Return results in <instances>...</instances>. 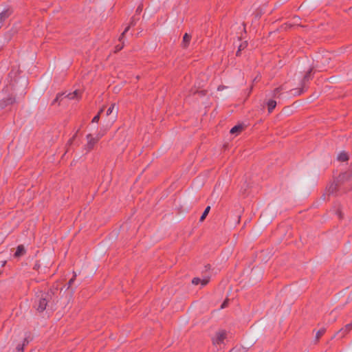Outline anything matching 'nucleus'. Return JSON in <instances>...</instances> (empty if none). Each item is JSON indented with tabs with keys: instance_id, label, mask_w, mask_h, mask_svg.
<instances>
[{
	"instance_id": "1",
	"label": "nucleus",
	"mask_w": 352,
	"mask_h": 352,
	"mask_svg": "<svg viewBox=\"0 0 352 352\" xmlns=\"http://www.w3.org/2000/svg\"><path fill=\"white\" fill-rule=\"evenodd\" d=\"M352 189V169L340 173L327 188L330 194L342 195Z\"/></svg>"
},
{
	"instance_id": "2",
	"label": "nucleus",
	"mask_w": 352,
	"mask_h": 352,
	"mask_svg": "<svg viewBox=\"0 0 352 352\" xmlns=\"http://www.w3.org/2000/svg\"><path fill=\"white\" fill-rule=\"evenodd\" d=\"M38 302L36 305V309L38 311H43L45 309L48 302L52 299L51 292H41L38 296Z\"/></svg>"
},
{
	"instance_id": "3",
	"label": "nucleus",
	"mask_w": 352,
	"mask_h": 352,
	"mask_svg": "<svg viewBox=\"0 0 352 352\" xmlns=\"http://www.w3.org/2000/svg\"><path fill=\"white\" fill-rule=\"evenodd\" d=\"M105 130H104L102 132H100L98 133L96 137H93L91 134H88L87 135V143L86 144V149L88 151H90L92 149L94 146V145L98 142V141L104 135Z\"/></svg>"
},
{
	"instance_id": "4",
	"label": "nucleus",
	"mask_w": 352,
	"mask_h": 352,
	"mask_svg": "<svg viewBox=\"0 0 352 352\" xmlns=\"http://www.w3.org/2000/svg\"><path fill=\"white\" fill-rule=\"evenodd\" d=\"M312 71L313 68H310L304 76L300 82L301 88L298 91V95H300L307 89L306 83L308 82L312 78Z\"/></svg>"
},
{
	"instance_id": "5",
	"label": "nucleus",
	"mask_w": 352,
	"mask_h": 352,
	"mask_svg": "<svg viewBox=\"0 0 352 352\" xmlns=\"http://www.w3.org/2000/svg\"><path fill=\"white\" fill-rule=\"evenodd\" d=\"M226 338V331H220L217 332L215 336L212 338V343L214 345H220L223 343L224 340Z\"/></svg>"
},
{
	"instance_id": "6",
	"label": "nucleus",
	"mask_w": 352,
	"mask_h": 352,
	"mask_svg": "<svg viewBox=\"0 0 352 352\" xmlns=\"http://www.w3.org/2000/svg\"><path fill=\"white\" fill-rule=\"evenodd\" d=\"M106 114L107 116L113 114V117L111 118V123L114 122L118 114V108H116V104L113 103L111 104V106L107 110Z\"/></svg>"
},
{
	"instance_id": "7",
	"label": "nucleus",
	"mask_w": 352,
	"mask_h": 352,
	"mask_svg": "<svg viewBox=\"0 0 352 352\" xmlns=\"http://www.w3.org/2000/svg\"><path fill=\"white\" fill-rule=\"evenodd\" d=\"M209 280H210V278L208 276L205 277L203 279L196 277L192 280V283L195 285L201 283L202 286H205L208 283Z\"/></svg>"
},
{
	"instance_id": "8",
	"label": "nucleus",
	"mask_w": 352,
	"mask_h": 352,
	"mask_svg": "<svg viewBox=\"0 0 352 352\" xmlns=\"http://www.w3.org/2000/svg\"><path fill=\"white\" fill-rule=\"evenodd\" d=\"M352 329V322L347 324L345 327L340 330L338 333H341L340 337L344 336L348 332H349Z\"/></svg>"
},
{
	"instance_id": "9",
	"label": "nucleus",
	"mask_w": 352,
	"mask_h": 352,
	"mask_svg": "<svg viewBox=\"0 0 352 352\" xmlns=\"http://www.w3.org/2000/svg\"><path fill=\"white\" fill-rule=\"evenodd\" d=\"M276 104H277L276 101L274 100L270 99L267 101V106L268 112L270 113H271L273 111V110L276 107Z\"/></svg>"
},
{
	"instance_id": "10",
	"label": "nucleus",
	"mask_w": 352,
	"mask_h": 352,
	"mask_svg": "<svg viewBox=\"0 0 352 352\" xmlns=\"http://www.w3.org/2000/svg\"><path fill=\"white\" fill-rule=\"evenodd\" d=\"M66 97L69 100L78 99L80 97V93L78 90H76L72 93L67 94Z\"/></svg>"
},
{
	"instance_id": "11",
	"label": "nucleus",
	"mask_w": 352,
	"mask_h": 352,
	"mask_svg": "<svg viewBox=\"0 0 352 352\" xmlns=\"http://www.w3.org/2000/svg\"><path fill=\"white\" fill-rule=\"evenodd\" d=\"M243 126L241 124L236 125L230 129V133L231 134L237 135L242 131Z\"/></svg>"
},
{
	"instance_id": "12",
	"label": "nucleus",
	"mask_w": 352,
	"mask_h": 352,
	"mask_svg": "<svg viewBox=\"0 0 352 352\" xmlns=\"http://www.w3.org/2000/svg\"><path fill=\"white\" fill-rule=\"evenodd\" d=\"M283 90L282 87H279L273 90L272 93V97L278 98L280 97L282 91Z\"/></svg>"
},
{
	"instance_id": "13",
	"label": "nucleus",
	"mask_w": 352,
	"mask_h": 352,
	"mask_svg": "<svg viewBox=\"0 0 352 352\" xmlns=\"http://www.w3.org/2000/svg\"><path fill=\"white\" fill-rule=\"evenodd\" d=\"M25 252V251L24 247L23 245H19L17 247V249H16V252L14 254V256L16 257H19V256L23 255Z\"/></svg>"
},
{
	"instance_id": "14",
	"label": "nucleus",
	"mask_w": 352,
	"mask_h": 352,
	"mask_svg": "<svg viewBox=\"0 0 352 352\" xmlns=\"http://www.w3.org/2000/svg\"><path fill=\"white\" fill-rule=\"evenodd\" d=\"M190 38H191L190 35L188 34L187 33H186L184 35L182 43H183V46L184 47H186L188 45Z\"/></svg>"
},
{
	"instance_id": "15",
	"label": "nucleus",
	"mask_w": 352,
	"mask_h": 352,
	"mask_svg": "<svg viewBox=\"0 0 352 352\" xmlns=\"http://www.w3.org/2000/svg\"><path fill=\"white\" fill-rule=\"evenodd\" d=\"M348 159V155L344 152H342L338 155V160L340 162H346Z\"/></svg>"
},
{
	"instance_id": "16",
	"label": "nucleus",
	"mask_w": 352,
	"mask_h": 352,
	"mask_svg": "<svg viewBox=\"0 0 352 352\" xmlns=\"http://www.w3.org/2000/svg\"><path fill=\"white\" fill-rule=\"evenodd\" d=\"M210 206H207L204 212L202 213L201 217H200V219L199 221H204V219H206V217H207V215L208 214L209 212H210Z\"/></svg>"
},
{
	"instance_id": "17",
	"label": "nucleus",
	"mask_w": 352,
	"mask_h": 352,
	"mask_svg": "<svg viewBox=\"0 0 352 352\" xmlns=\"http://www.w3.org/2000/svg\"><path fill=\"white\" fill-rule=\"evenodd\" d=\"M326 329L324 328H322L319 329L316 334V340L318 341L325 333Z\"/></svg>"
},
{
	"instance_id": "18",
	"label": "nucleus",
	"mask_w": 352,
	"mask_h": 352,
	"mask_svg": "<svg viewBox=\"0 0 352 352\" xmlns=\"http://www.w3.org/2000/svg\"><path fill=\"white\" fill-rule=\"evenodd\" d=\"M103 111V109H100V111L98 112V113L94 117V118L92 119V122H98L100 120V113Z\"/></svg>"
},
{
	"instance_id": "19",
	"label": "nucleus",
	"mask_w": 352,
	"mask_h": 352,
	"mask_svg": "<svg viewBox=\"0 0 352 352\" xmlns=\"http://www.w3.org/2000/svg\"><path fill=\"white\" fill-rule=\"evenodd\" d=\"M228 300H226L223 303L222 305H221V309H224L227 307L228 305Z\"/></svg>"
},
{
	"instance_id": "20",
	"label": "nucleus",
	"mask_w": 352,
	"mask_h": 352,
	"mask_svg": "<svg viewBox=\"0 0 352 352\" xmlns=\"http://www.w3.org/2000/svg\"><path fill=\"white\" fill-rule=\"evenodd\" d=\"M129 30V26H127L125 30H124V32H122V35H121V37L120 38V40H121L122 38V37L124 36V34Z\"/></svg>"
},
{
	"instance_id": "21",
	"label": "nucleus",
	"mask_w": 352,
	"mask_h": 352,
	"mask_svg": "<svg viewBox=\"0 0 352 352\" xmlns=\"http://www.w3.org/2000/svg\"><path fill=\"white\" fill-rule=\"evenodd\" d=\"M241 47H239L238 50L236 51V56H239L241 54Z\"/></svg>"
},
{
	"instance_id": "22",
	"label": "nucleus",
	"mask_w": 352,
	"mask_h": 352,
	"mask_svg": "<svg viewBox=\"0 0 352 352\" xmlns=\"http://www.w3.org/2000/svg\"><path fill=\"white\" fill-rule=\"evenodd\" d=\"M337 214H338V217H339V218H340V219H342V214L341 211L338 210V211L337 212Z\"/></svg>"
},
{
	"instance_id": "23",
	"label": "nucleus",
	"mask_w": 352,
	"mask_h": 352,
	"mask_svg": "<svg viewBox=\"0 0 352 352\" xmlns=\"http://www.w3.org/2000/svg\"><path fill=\"white\" fill-rule=\"evenodd\" d=\"M239 47H241V51L242 50H243L246 47V44H241L239 45Z\"/></svg>"
},
{
	"instance_id": "24",
	"label": "nucleus",
	"mask_w": 352,
	"mask_h": 352,
	"mask_svg": "<svg viewBox=\"0 0 352 352\" xmlns=\"http://www.w3.org/2000/svg\"><path fill=\"white\" fill-rule=\"evenodd\" d=\"M74 278H71V279L69 280V285H71L72 284V283L74 282Z\"/></svg>"
},
{
	"instance_id": "25",
	"label": "nucleus",
	"mask_w": 352,
	"mask_h": 352,
	"mask_svg": "<svg viewBox=\"0 0 352 352\" xmlns=\"http://www.w3.org/2000/svg\"><path fill=\"white\" fill-rule=\"evenodd\" d=\"M205 267H206V271L209 270L210 269V265H207L205 266Z\"/></svg>"
},
{
	"instance_id": "26",
	"label": "nucleus",
	"mask_w": 352,
	"mask_h": 352,
	"mask_svg": "<svg viewBox=\"0 0 352 352\" xmlns=\"http://www.w3.org/2000/svg\"><path fill=\"white\" fill-rule=\"evenodd\" d=\"M122 48V46H117L116 47V50L117 51L120 50Z\"/></svg>"
},
{
	"instance_id": "27",
	"label": "nucleus",
	"mask_w": 352,
	"mask_h": 352,
	"mask_svg": "<svg viewBox=\"0 0 352 352\" xmlns=\"http://www.w3.org/2000/svg\"><path fill=\"white\" fill-rule=\"evenodd\" d=\"M229 352H235V349H232V350H230Z\"/></svg>"
}]
</instances>
